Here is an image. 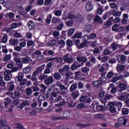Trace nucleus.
<instances>
[{"instance_id": "63", "label": "nucleus", "mask_w": 129, "mask_h": 129, "mask_svg": "<svg viewBox=\"0 0 129 129\" xmlns=\"http://www.w3.org/2000/svg\"><path fill=\"white\" fill-rule=\"evenodd\" d=\"M15 38H22V34L16 31L14 35Z\"/></svg>"}, {"instance_id": "6", "label": "nucleus", "mask_w": 129, "mask_h": 129, "mask_svg": "<svg viewBox=\"0 0 129 129\" xmlns=\"http://www.w3.org/2000/svg\"><path fill=\"white\" fill-rule=\"evenodd\" d=\"M53 82L54 78H53V76H52L47 77L46 79L44 80V83L46 84V85H47V86L51 85V84H52Z\"/></svg>"}, {"instance_id": "55", "label": "nucleus", "mask_w": 129, "mask_h": 129, "mask_svg": "<svg viewBox=\"0 0 129 129\" xmlns=\"http://www.w3.org/2000/svg\"><path fill=\"white\" fill-rule=\"evenodd\" d=\"M31 67H27L24 69L23 72L25 74H28V73H29L30 71H31Z\"/></svg>"}, {"instance_id": "54", "label": "nucleus", "mask_w": 129, "mask_h": 129, "mask_svg": "<svg viewBox=\"0 0 129 129\" xmlns=\"http://www.w3.org/2000/svg\"><path fill=\"white\" fill-rule=\"evenodd\" d=\"M53 13L54 14L55 16H56V17H61V15H62V12H61L60 10L54 11Z\"/></svg>"}, {"instance_id": "25", "label": "nucleus", "mask_w": 129, "mask_h": 129, "mask_svg": "<svg viewBox=\"0 0 129 129\" xmlns=\"http://www.w3.org/2000/svg\"><path fill=\"white\" fill-rule=\"evenodd\" d=\"M21 61L23 64H28L29 62H30V57L27 56L25 57H21L20 58Z\"/></svg>"}, {"instance_id": "51", "label": "nucleus", "mask_w": 129, "mask_h": 129, "mask_svg": "<svg viewBox=\"0 0 129 129\" xmlns=\"http://www.w3.org/2000/svg\"><path fill=\"white\" fill-rule=\"evenodd\" d=\"M75 31V29L74 28L70 29L68 32V36H69V37H70V36H72V35H73Z\"/></svg>"}, {"instance_id": "12", "label": "nucleus", "mask_w": 129, "mask_h": 129, "mask_svg": "<svg viewBox=\"0 0 129 129\" xmlns=\"http://www.w3.org/2000/svg\"><path fill=\"white\" fill-rule=\"evenodd\" d=\"M15 83L13 81H11L8 83L7 85V88L9 91H14L15 90Z\"/></svg>"}, {"instance_id": "53", "label": "nucleus", "mask_w": 129, "mask_h": 129, "mask_svg": "<svg viewBox=\"0 0 129 129\" xmlns=\"http://www.w3.org/2000/svg\"><path fill=\"white\" fill-rule=\"evenodd\" d=\"M73 23V20H69L66 22V25H67V27H72Z\"/></svg>"}, {"instance_id": "22", "label": "nucleus", "mask_w": 129, "mask_h": 129, "mask_svg": "<svg viewBox=\"0 0 129 129\" xmlns=\"http://www.w3.org/2000/svg\"><path fill=\"white\" fill-rule=\"evenodd\" d=\"M53 78L55 80H61L62 79V76L58 72L54 73L53 75Z\"/></svg>"}, {"instance_id": "14", "label": "nucleus", "mask_w": 129, "mask_h": 129, "mask_svg": "<svg viewBox=\"0 0 129 129\" xmlns=\"http://www.w3.org/2000/svg\"><path fill=\"white\" fill-rule=\"evenodd\" d=\"M30 105V102L27 100H24L19 106H17L18 108H20V109H22L25 107V106Z\"/></svg>"}, {"instance_id": "52", "label": "nucleus", "mask_w": 129, "mask_h": 129, "mask_svg": "<svg viewBox=\"0 0 129 129\" xmlns=\"http://www.w3.org/2000/svg\"><path fill=\"white\" fill-rule=\"evenodd\" d=\"M87 38L88 39H95V38H96V34H95L94 33H92L90 35L87 36Z\"/></svg>"}, {"instance_id": "27", "label": "nucleus", "mask_w": 129, "mask_h": 129, "mask_svg": "<svg viewBox=\"0 0 129 129\" xmlns=\"http://www.w3.org/2000/svg\"><path fill=\"white\" fill-rule=\"evenodd\" d=\"M89 71H90V69L87 68L86 67L82 68V72L84 73L85 76H87V75H88Z\"/></svg>"}, {"instance_id": "58", "label": "nucleus", "mask_w": 129, "mask_h": 129, "mask_svg": "<svg viewBox=\"0 0 129 129\" xmlns=\"http://www.w3.org/2000/svg\"><path fill=\"white\" fill-rule=\"evenodd\" d=\"M14 65H15V63L14 62H11L7 65V67L8 69H13V68H14Z\"/></svg>"}, {"instance_id": "40", "label": "nucleus", "mask_w": 129, "mask_h": 129, "mask_svg": "<svg viewBox=\"0 0 129 129\" xmlns=\"http://www.w3.org/2000/svg\"><path fill=\"white\" fill-rule=\"evenodd\" d=\"M72 96L74 98V99H76L78 96H79V92H78V91H75L72 92Z\"/></svg>"}, {"instance_id": "11", "label": "nucleus", "mask_w": 129, "mask_h": 129, "mask_svg": "<svg viewBox=\"0 0 129 129\" xmlns=\"http://www.w3.org/2000/svg\"><path fill=\"white\" fill-rule=\"evenodd\" d=\"M63 59L66 63L71 64L73 62V58L72 57H69V54L68 53L63 56Z\"/></svg>"}, {"instance_id": "38", "label": "nucleus", "mask_w": 129, "mask_h": 129, "mask_svg": "<svg viewBox=\"0 0 129 129\" xmlns=\"http://www.w3.org/2000/svg\"><path fill=\"white\" fill-rule=\"evenodd\" d=\"M26 93L27 96H30L32 93H33V90L30 87L27 88L26 89Z\"/></svg>"}, {"instance_id": "8", "label": "nucleus", "mask_w": 129, "mask_h": 129, "mask_svg": "<svg viewBox=\"0 0 129 129\" xmlns=\"http://www.w3.org/2000/svg\"><path fill=\"white\" fill-rule=\"evenodd\" d=\"M118 87L119 88L118 92H122V91L126 90V88H127V85L125 83H120Z\"/></svg>"}, {"instance_id": "7", "label": "nucleus", "mask_w": 129, "mask_h": 129, "mask_svg": "<svg viewBox=\"0 0 129 129\" xmlns=\"http://www.w3.org/2000/svg\"><path fill=\"white\" fill-rule=\"evenodd\" d=\"M41 97V96H39L38 97V100L34 102L33 103H32L31 105V107L32 108H36V107H37V106H38V107H40V106H41V105H42V100H39V98Z\"/></svg>"}, {"instance_id": "43", "label": "nucleus", "mask_w": 129, "mask_h": 129, "mask_svg": "<svg viewBox=\"0 0 129 129\" xmlns=\"http://www.w3.org/2000/svg\"><path fill=\"white\" fill-rule=\"evenodd\" d=\"M68 19L72 21V20H75L76 19V15L72 13H69L68 14Z\"/></svg>"}, {"instance_id": "18", "label": "nucleus", "mask_w": 129, "mask_h": 129, "mask_svg": "<svg viewBox=\"0 0 129 129\" xmlns=\"http://www.w3.org/2000/svg\"><path fill=\"white\" fill-rule=\"evenodd\" d=\"M125 68V66L118 64L116 67V70L117 72H119V73H120V72H122V71H124Z\"/></svg>"}, {"instance_id": "10", "label": "nucleus", "mask_w": 129, "mask_h": 129, "mask_svg": "<svg viewBox=\"0 0 129 129\" xmlns=\"http://www.w3.org/2000/svg\"><path fill=\"white\" fill-rule=\"evenodd\" d=\"M110 90V93H111V94H115V93L117 92V88L114 87V84H110L109 85V87L107 89V90L109 91Z\"/></svg>"}, {"instance_id": "26", "label": "nucleus", "mask_w": 129, "mask_h": 129, "mask_svg": "<svg viewBox=\"0 0 129 129\" xmlns=\"http://www.w3.org/2000/svg\"><path fill=\"white\" fill-rule=\"evenodd\" d=\"M37 76H39V75L38 74L37 72H34L32 74V75L31 78L32 81H34L36 82V81H38V79H37Z\"/></svg>"}, {"instance_id": "64", "label": "nucleus", "mask_w": 129, "mask_h": 129, "mask_svg": "<svg viewBox=\"0 0 129 129\" xmlns=\"http://www.w3.org/2000/svg\"><path fill=\"white\" fill-rule=\"evenodd\" d=\"M5 101L4 102L5 106V107H8V105L10 104V99L7 98L5 99Z\"/></svg>"}, {"instance_id": "36", "label": "nucleus", "mask_w": 129, "mask_h": 129, "mask_svg": "<svg viewBox=\"0 0 129 129\" xmlns=\"http://www.w3.org/2000/svg\"><path fill=\"white\" fill-rule=\"evenodd\" d=\"M15 61L16 62V65L19 69L23 68V64L22 63V62H21V60H19L18 59H15Z\"/></svg>"}, {"instance_id": "33", "label": "nucleus", "mask_w": 129, "mask_h": 129, "mask_svg": "<svg viewBox=\"0 0 129 129\" xmlns=\"http://www.w3.org/2000/svg\"><path fill=\"white\" fill-rule=\"evenodd\" d=\"M102 49H103V47L102 46H100L99 47L94 48L93 50L94 54H98V53L102 50Z\"/></svg>"}, {"instance_id": "34", "label": "nucleus", "mask_w": 129, "mask_h": 129, "mask_svg": "<svg viewBox=\"0 0 129 129\" xmlns=\"http://www.w3.org/2000/svg\"><path fill=\"white\" fill-rule=\"evenodd\" d=\"M9 36L7 35V34H4L3 36L2 37V38L1 39L2 43H4L6 44L7 42H8V37Z\"/></svg>"}, {"instance_id": "13", "label": "nucleus", "mask_w": 129, "mask_h": 129, "mask_svg": "<svg viewBox=\"0 0 129 129\" xmlns=\"http://www.w3.org/2000/svg\"><path fill=\"white\" fill-rule=\"evenodd\" d=\"M11 73L12 71L11 70H7L5 72L4 75L5 77L4 79L6 81H9L10 80V78L12 76Z\"/></svg>"}, {"instance_id": "4", "label": "nucleus", "mask_w": 129, "mask_h": 129, "mask_svg": "<svg viewBox=\"0 0 129 129\" xmlns=\"http://www.w3.org/2000/svg\"><path fill=\"white\" fill-rule=\"evenodd\" d=\"M0 128L11 129V127L8 125V122L6 119H2L0 121Z\"/></svg>"}, {"instance_id": "35", "label": "nucleus", "mask_w": 129, "mask_h": 129, "mask_svg": "<svg viewBox=\"0 0 129 129\" xmlns=\"http://www.w3.org/2000/svg\"><path fill=\"white\" fill-rule=\"evenodd\" d=\"M77 89V83H75L71 85L70 88V90L71 92H72L74 91V90H76Z\"/></svg>"}, {"instance_id": "32", "label": "nucleus", "mask_w": 129, "mask_h": 129, "mask_svg": "<svg viewBox=\"0 0 129 129\" xmlns=\"http://www.w3.org/2000/svg\"><path fill=\"white\" fill-rule=\"evenodd\" d=\"M111 21H113V17H111L107 21L104 25V27L105 28H107V27L111 25Z\"/></svg>"}, {"instance_id": "59", "label": "nucleus", "mask_w": 129, "mask_h": 129, "mask_svg": "<svg viewBox=\"0 0 129 129\" xmlns=\"http://www.w3.org/2000/svg\"><path fill=\"white\" fill-rule=\"evenodd\" d=\"M82 36V32H79L77 33H76L75 34V36H73V39H75V38H77V39L80 38Z\"/></svg>"}, {"instance_id": "1", "label": "nucleus", "mask_w": 129, "mask_h": 129, "mask_svg": "<svg viewBox=\"0 0 129 129\" xmlns=\"http://www.w3.org/2000/svg\"><path fill=\"white\" fill-rule=\"evenodd\" d=\"M56 86L59 87L60 91V94L62 95H66L67 94V91H68V88L62 85L60 82L57 81L56 83Z\"/></svg>"}, {"instance_id": "46", "label": "nucleus", "mask_w": 129, "mask_h": 129, "mask_svg": "<svg viewBox=\"0 0 129 129\" xmlns=\"http://www.w3.org/2000/svg\"><path fill=\"white\" fill-rule=\"evenodd\" d=\"M96 109L98 111H104V107L102 105H97Z\"/></svg>"}, {"instance_id": "62", "label": "nucleus", "mask_w": 129, "mask_h": 129, "mask_svg": "<svg viewBox=\"0 0 129 129\" xmlns=\"http://www.w3.org/2000/svg\"><path fill=\"white\" fill-rule=\"evenodd\" d=\"M110 7L111 9H113L115 11H117V7H116V5L115 3H110Z\"/></svg>"}, {"instance_id": "42", "label": "nucleus", "mask_w": 129, "mask_h": 129, "mask_svg": "<svg viewBox=\"0 0 129 129\" xmlns=\"http://www.w3.org/2000/svg\"><path fill=\"white\" fill-rule=\"evenodd\" d=\"M59 22H61V19L59 18L53 17L52 20V23L53 24H57V23H59Z\"/></svg>"}, {"instance_id": "48", "label": "nucleus", "mask_w": 129, "mask_h": 129, "mask_svg": "<svg viewBox=\"0 0 129 129\" xmlns=\"http://www.w3.org/2000/svg\"><path fill=\"white\" fill-rule=\"evenodd\" d=\"M91 29H92V26L90 25H87L85 27V31L88 33H89L91 31Z\"/></svg>"}, {"instance_id": "23", "label": "nucleus", "mask_w": 129, "mask_h": 129, "mask_svg": "<svg viewBox=\"0 0 129 129\" xmlns=\"http://www.w3.org/2000/svg\"><path fill=\"white\" fill-rule=\"evenodd\" d=\"M28 26L30 31H32V30H34V28L36 27V26L35 25V23L32 21H29L28 22Z\"/></svg>"}, {"instance_id": "37", "label": "nucleus", "mask_w": 129, "mask_h": 129, "mask_svg": "<svg viewBox=\"0 0 129 129\" xmlns=\"http://www.w3.org/2000/svg\"><path fill=\"white\" fill-rule=\"evenodd\" d=\"M90 125L89 124L87 123H78L77 124V126L80 128H83L84 127H87V126H89Z\"/></svg>"}, {"instance_id": "19", "label": "nucleus", "mask_w": 129, "mask_h": 129, "mask_svg": "<svg viewBox=\"0 0 129 129\" xmlns=\"http://www.w3.org/2000/svg\"><path fill=\"white\" fill-rule=\"evenodd\" d=\"M45 69V64H42V66L36 68V70L34 71V72H37L38 75L40 74V73H42L44 70Z\"/></svg>"}, {"instance_id": "21", "label": "nucleus", "mask_w": 129, "mask_h": 129, "mask_svg": "<svg viewBox=\"0 0 129 129\" xmlns=\"http://www.w3.org/2000/svg\"><path fill=\"white\" fill-rule=\"evenodd\" d=\"M125 62H126V56L123 54H121L120 56L119 63H120V64H124Z\"/></svg>"}, {"instance_id": "57", "label": "nucleus", "mask_w": 129, "mask_h": 129, "mask_svg": "<svg viewBox=\"0 0 129 129\" xmlns=\"http://www.w3.org/2000/svg\"><path fill=\"white\" fill-rule=\"evenodd\" d=\"M66 77H67L68 78H69V77H71V76H73V72L72 71H68L67 72V73L65 74Z\"/></svg>"}, {"instance_id": "47", "label": "nucleus", "mask_w": 129, "mask_h": 129, "mask_svg": "<svg viewBox=\"0 0 129 129\" xmlns=\"http://www.w3.org/2000/svg\"><path fill=\"white\" fill-rule=\"evenodd\" d=\"M55 97V99H54V102H59L60 100H62V96L58 95Z\"/></svg>"}, {"instance_id": "24", "label": "nucleus", "mask_w": 129, "mask_h": 129, "mask_svg": "<svg viewBox=\"0 0 129 129\" xmlns=\"http://www.w3.org/2000/svg\"><path fill=\"white\" fill-rule=\"evenodd\" d=\"M43 54L45 56H52V55L55 54V52L53 50H46L43 51Z\"/></svg>"}, {"instance_id": "17", "label": "nucleus", "mask_w": 129, "mask_h": 129, "mask_svg": "<svg viewBox=\"0 0 129 129\" xmlns=\"http://www.w3.org/2000/svg\"><path fill=\"white\" fill-rule=\"evenodd\" d=\"M80 67H81V64H78V62H75L71 67V70L72 71H75V70H76V69H78V68H80Z\"/></svg>"}, {"instance_id": "3", "label": "nucleus", "mask_w": 129, "mask_h": 129, "mask_svg": "<svg viewBox=\"0 0 129 129\" xmlns=\"http://www.w3.org/2000/svg\"><path fill=\"white\" fill-rule=\"evenodd\" d=\"M108 69V63H104L101 66V67L99 69L101 75L105 76L106 75V71Z\"/></svg>"}, {"instance_id": "41", "label": "nucleus", "mask_w": 129, "mask_h": 129, "mask_svg": "<svg viewBox=\"0 0 129 129\" xmlns=\"http://www.w3.org/2000/svg\"><path fill=\"white\" fill-rule=\"evenodd\" d=\"M48 77V75L45 74H40V75L38 77L39 80H45Z\"/></svg>"}, {"instance_id": "5", "label": "nucleus", "mask_w": 129, "mask_h": 129, "mask_svg": "<svg viewBox=\"0 0 129 129\" xmlns=\"http://www.w3.org/2000/svg\"><path fill=\"white\" fill-rule=\"evenodd\" d=\"M53 64L54 63L53 62H49L45 67V70L43 73L45 75H47V74H50V73H51V68L52 66H53Z\"/></svg>"}, {"instance_id": "49", "label": "nucleus", "mask_w": 129, "mask_h": 129, "mask_svg": "<svg viewBox=\"0 0 129 129\" xmlns=\"http://www.w3.org/2000/svg\"><path fill=\"white\" fill-rule=\"evenodd\" d=\"M14 96L17 98L21 97V96L22 95V93L20 92L19 91H14Z\"/></svg>"}, {"instance_id": "45", "label": "nucleus", "mask_w": 129, "mask_h": 129, "mask_svg": "<svg viewBox=\"0 0 129 129\" xmlns=\"http://www.w3.org/2000/svg\"><path fill=\"white\" fill-rule=\"evenodd\" d=\"M111 47L113 51H115V50L117 49V47H118V44H117L116 42H113L112 44H111Z\"/></svg>"}, {"instance_id": "28", "label": "nucleus", "mask_w": 129, "mask_h": 129, "mask_svg": "<svg viewBox=\"0 0 129 129\" xmlns=\"http://www.w3.org/2000/svg\"><path fill=\"white\" fill-rule=\"evenodd\" d=\"M68 106H69V107H74V106H76L77 103L74 102L72 100H70L68 102Z\"/></svg>"}, {"instance_id": "20", "label": "nucleus", "mask_w": 129, "mask_h": 129, "mask_svg": "<svg viewBox=\"0 0 129 129\" xmlns=\"http://www.w3.org/2000/svg\"><path fill=\"white\" fill-rule=\"evenodd\" d=\"M9 43L10 45L13 46H18L19 45V40L17 39H11L9 40Z\"/></svg>"}, {"instance_id": "61", "label": "nucleus", "mask_w": 129, "mask_h": 129, "mask_svg": "<svg viewBox=\"0 0 129 129\" xmlns=\"http://www.w3.org/2000/svg\"><path fill=\"white\" fill-rule=\"evenodd\" d=\"M54 59V62H56V63H61L63 61V58L61 57H55Z\"/></svg>"}, {"instance_id": "56", "label": "nucleus", "mask_w": 129, "mask_h": 129, "mask_svg": "<svg viewBox=\"0 0 129 129\" xmlns=\"http://www.w3.org/2000/svg\"><path fill=\"white\" fill-rule=\"evenodd\" d=\"M17 79L18 81H22V80L24 79V74L22 73H19L18 75Z\"/></svg>"}, {"instance_id": "39", "label": "nucleus", "mask_w": 129, "mask_h": 129, "mask_svg": "<svg viewBox=\"0 0 129 129\" xmlns=\"http://www.w3.org/2000/svg\"><path fill=\"white\" fill-rule=\"evenodd\" d=\"M11 58H12V55L11 54H6L3 61H4V62H8V61L11 60Z\"/></svg>"}, {"instance_id": "30", "label": "nucleus", "mask_w": 129, "mask_h": 129, "mask_svg": "<svg viewBox=\"0 0 129 129\" xmlns=\"http://www.w3.org/2000/svg\"><path fill=\"white\" fill-rule=\"evenodd\" d=\"M76 19L78 22H83L84 21V17L83 16H82L80 14H77L76 15Z\"/></svg>"}, {"instance_id": "31", "label": "nucleus", "mask_w": 129, "mask_h": 129, "mask_svg": "<svg viewBox=\"0 0 129 129\" xmlns=\"http://www.w3.org/2000/svg\"><path fill=\"white\" fill-rule=\"evenodd\" d=\"M112 15H113L114 17H120V16H121V12L115 11V10L112 11Z\"/></svg>"}, {"instance_id": "44", "label": "nucleus", "mask_w": 129, "mask_h": 129, "mask_svg": "<svg viewBox=\"0 0 129 129\" xmlns=\"http://www.w3.org/2000/svg\"><path fill=\"white\" fill-rule=\"evenodd\" d=\"M95 22H98V23H100V24H102V23L103 22L102 21V18L101 17H99V16L97 15L95 18Z\"/></svg>"}, {"instance_id": "16", "label": "nucleus", "mask_w": 129, "mask_h": 129, "mask_svg": "<svg viewBox=\"0 0 129 129\" xmlns=\"http://www.w3.org/2000/svg\"><path fill=\"white\" fill-rule=\"evenodd\" d=\"M108 106H119V107H121L122 106V103L119 101L117 102H111L108 103Z\"/></svg>"}, {"instance_id": "29", "label": "nucleus", "mask_w": 129, "mask_h": 129, "mask_svg": "<svg viewBox=\"0 0 129 129\" xmlns=\"http://www.w3.org/2000/svg\"><path fill=\"white\" fill-rule=\"evenodd\" d=\"M22 25H23L22 22L14 23L12 24L11 28L12 29H16L18 28V27H20V26H22Z\"/></svg>"}, {"instance_id": "9", "label": "nucleus", "mask_w": 129, "mask_h": 129, "mask_svg": "<svg viewBox=\"0 0 129 129\" xmlns=\"http://www.w3.org/2000/svg\"><path fill=\"white\" fill-rule=\"evenodd\" d=\"M102 86V82L99 80H97L93 81L92 83V86L93 88H96V89H98L100 86Z\"/></svg>"}, {"instance_id": "2", "label": "nucleus", "mask_w": 129, "mask_h": 129, "mask_svg": "<svg viewBox=\"0 0 129 129\" xmlns=\"http://www.w3.org/2000/svg\"><path fill=\"white\" fill-rule=\"evenodd\" d=\"M60 92L59 89L56 88L52 90L51 88H49L47 92V95H51L52 97H56L58 94H60Z\"/></svg>"}, {"instance_id": "50", "label": "nucleus", "mask_w": 129, "mask_h": 129, "mask_svg": "<svg viewBox=\"0 0 129 129\" xmlns=\"http://www.w3.org/2000/svg\"><path fill=\"white\" fill-rule=\"evenodd\" d=\"M35 42L33 40H29L27 42V46L30 48V47H32V46H35Z\"/></svg>"}, {"instance_id": "60", "label": "nucleus", "mask_w": 129, "mask_h": 129, "mask_svg": "<svg viewBox=\"0 0 129 129\" xmlns=\"http://www.w3.org/2000/svg\"><path fill=\"white\" fill-rule=\"evenodd\" d=\"M109 110L112 113H115L116 112V108L113 107V106H110Z\"/></svg>"}, {"instance_id": "15", "label": "nucleus", "mask_w": 129, "mask_h": 129, "mask_svg": "<svg viewBox=\"0 0 129 129\" xmlns=\"http://www.w3.org/2000/svg\"><path fill=\"white\" fill-rule=\"evenodd\" d=\"M86 9L88 12H91L93 9V5H92V2L89 1L86 4Z\"/></svg>"}]
</instances>
